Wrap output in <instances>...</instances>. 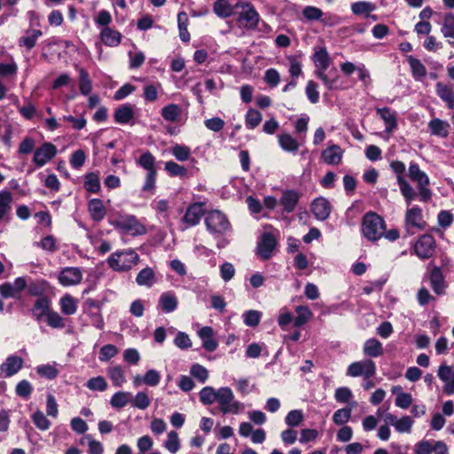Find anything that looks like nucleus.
<instances>
[{
	"label": "nucleus",
	"mask_w": 454,
	"mask_h": 454,
	"mask_svg": "<svg viewBox=\"0 0 454 454\" xmlns=\"http://www.w3.org/2000/svg\"><path fill=\"white\" fill-rule=\"evenodd\" d=\"M386 223L384 219L374 212L366 213L361 223L364 237L370 241L379 240L384 234Z\"/></svg>",
	"instance_id": "nucleus-1"
},
{
	"label": "nucleus",
	"mask_w": 454,
	"mask_h": 454,
	"mask_svg": "<svg viewBox=\"0 0 454 454\" xmlns=\"http://www.w3.org/2000/svg\"><path fill=\"white\" fill-rule=\"evenodd\" d=\"M409 176L418 184V195L419 200L422 202H428L431 200L433 192L428 188L430 180L428 176L422 171L419 165L415 162H411L408 169Z\"/></svg>",
	"instance_id": "nucleus-2"
},
{
	"label": "nucleus",
	"mask_w": 454,
	"mask_h": 454,
	"mask_svg": "<svg viewBox=\"0 0 454 454\" xmlns=\"http://www.w3.org/2000/svg\"><path fill=\"white\" fill-rule=\"evenodd\" d=\"M139 261L138 254L131 250L117 251L111 254L107 262L109 266L117 271L131 269Z\"/></svg>",
	"instance_id": "nucleus-3"
},
{
	"label": "nucleus",
	"mask_w": 454,
	"mask_h": 454,
	"mask_svg": "<svg viewBox=\"0 0 454 454\" xmlns=\"http://www.w3.org/2000/svg\"><path fill=\"white\" fill-rule=\"evenodd\" d=\"M390 168L393 172L396 175L397 184L402 195L404 198L406 205L409 207L411 202L415 200L417 192L414 191L412 186L406 181L403 176L405 172V165L400 160H393L390 163Z\"/></svg>",
	"instance_id": "nucleus-4"
},
{
	"label": "nucleus",
	"mask_w": 454,
	"mask_h": 454,
	"mask_svg": "<svg viewBox=\"0 0 454 454\" xmlns=\"http://www.w3.org/2000/svg\"><path fill=\"white\" fill-rule=\"evenodd\" d=\"M234 8L239 10L238 22L244 27L254 29L257 27L260 16L252 4L248 2H238Z\"/></svg>",
	"instance_id": "nucleus-5"
},
{
	"label": "nucleus",
	"mask_w": 454,
	"mask_h": 454,
	"mask_svg": "<svg viewBox=\"0 0 454 454\" xmlns=\"http://www.w3.org/2000/svg\"><path fill=\"white\" fill-rule=\"evenodd\" d=\"M404 228L409 234L423 231L427 223L424 219L422 208L419 206L408 207L404 215Z\"/></svg>",
	"instance_id": "nucleus-6"
},
{
	"label": "nucleus",
	"mask_w": 454,
	"mask_h": 454,
	"mask_svg": "<svg viewBox=\"0 0 454 454\" xmlns=\"http://www.w3.org/2000/svg\"><path fill=\"white\" fill-rule=\"evenodd\" d=\"M207 231L213 235H223L231 229V223L225 215L218 210H213L205 218Z\"/></svg>",
	"instance_id": "nucleus-7"
},
{
	"label": "nucleus",
	"mask_w": 454,
	"mask_h": 454,
	"mask_svg": "<svg viewBox=\"0 0 454 454\" xmlns=\"http://www.w3.org/2000/svg\"><path fill=\"white\" fill-rule=\"evenodd\" d=\"M216 401L223 413L237 414L242 408V403L234 400V395L230 387H221L217 390Z\"/></svg>",
	"instance_id": "nucleus-8"
},
{
	"label": "nucleus",
	"mask_w": 454,
	"mask_h": 454,
	"mask_svg": "<svg viewBox=\"0 0 454 454\" xmlns=\"http://www.w3.org/2000/svg\"><path fill=\"white\" fill-rule=\"evenodd\" d=\"M376 374V364L371 359H365L350 364L347 370V375L350 377L363 376L370 380Z\"/></svg>",
	"instance_id": "nucleus-9"
},
{
	"label": "nucleus",
	"mask_w": 454,
	"mask_h": 454,
	"mask_svg": "<svg viewBox=\"0 0 454 454\" xmlns=\"http://www.w3.org/2000/svg\"><path fill=\"white\" fill-rule=\"evenodd\" d=\"M436 248V241L430 234L421 235L414 245L415 254L422 260L431 258Z\"/></svg>",
	"instance_id": "nucleus-10"
},
{
	"label": "nucleus",
	"mask_w": 454,
	"mask_h": 454,
	"mask_svg": "<svg viewBox=\"0 0 454 454\" xmlns=\"http://www.w3.org/2000/svg\"><path fill=\"white\" fill-rule=\"evenodd\" d=\"M112 224L127 235L135 236L140 231L139 222L131 215H121L112 222Z\"/></svg>",
	"instance_id": "nucleus-11"
},
{
	"label": "nucleus",
	"mask_w": 454,
	"mask_h": 454,
	"mask_svg": "<svg viewBox=\"0 0 454 454\" xmlns=\"http://www.w3.org/2000/svg\"><path fill=\"white\" fill-rule=\"evenodd\" d=\"M57 153V147L53 144L45 142L35 151L33 161L41 168L52 160Z\"/></svg>",
	"instance_id": "nucleus-12"
},
{
	"label": "nucleus",
	"mask_w": 454,
	"mask_h": 454,
	"mask_svg": "<svg viewBox=\"0 0 454 454\" xmlns=\"http://www.w3.org/2000/svg\"><path fill=\"white\" fill-rule=\"evenodd\" d=\"M276 246L277 240L274 235L270 232H264L257 245V254L262 260H269L271 258Z\"/></svg>",
	"instance_id": "nucleus-13"
},
{
	"label": "nucleus",
	"mask_w": 454,
	"mask_h": 454,
	"mask_svg": "<svg viewBox=\"0 0 454 454\" xmlns=\"http://www.w3.org/2000/svg\"><path fill=\"white\" fill-rule=\"evenodd\" d=\"M386 424H388L395 427V429L401 434H409L411 432L412 426L414 424L413 419L410 416H403L398 419L392 413H387L384 417Z\"/></svg>",
	"instance_id": "nucleus-14"
},
{
	"label": "nucleus",
	"mask_w": 454,
	"mask_h": 454,
	"mask_svg": "<svg viewBox=\"0 0 454 454\" xmlns=\"http://www.w3.org/2000/svg\"><path fill=\"white\" fill-rule=\"evenodd\" d=\"M59 282L64 286L78 285L82 279V273L77 267H66L59 274Z\"/></svg>",
	"instance_id": "nucleus-15"
},
{
	"label": "nucleus",
	"mask_w": 454,
	"mask_h": 454,
	"mask_svg": "<svg viewBox=\"0 0 454 454\" xmlns=\"http://www.w3.org/2000/svg\"><path fill=\"white\" fill-rule=\"evenodd\" d=\"M27 279L23 277L17 278L14 282L0 285V294L4 298H14L27 287Z\"/></svg>",
	"instance_id": "nucleus-16"
},
{
	"label": "nucleus",
	"mask_w": 454,
	"mask_h": 454,
	"mask_svg": "<svg viewBox=\"0 0 454 454\" xmlns=\"http://www.w3.org/2000/svg\"><path fill=\"white\" fill-rule=\"evenodd\" d=\"M144 168L147 169L144 190L152 191L155 188L156 171L154 169V158L151 153H144Z\"/></svg>",
	"instance_id": "nucleus-17"
},
{
	"label": "nucleus",
	"mask_w": 454,
	"mask_h": 454,
	"mask_svg": "<svg viewBox=\"0 0 454 454\" xmlns=\"http://www.w3.org/2000/svg\"><path fill=\"white\" fill-rule=\"evenodd\" d=\"M204 213V203H193L187 208L183 217V221L189 226L197 225Z\"/></svg>",
	"instance_id": "nucleus-18"
},
{
	"label": "nucleus",
	"mask_w": 454,
	"mask_h": 454,
	"mask_svg": "<svg viewBox=\"0 0 454 454\" xmlns=\"http://www.w3.org/2000/svg\"><path fill=\"white\" fill-rule=\"evenodd\" d=\"M376 114L385 123V131L392 133L397 127V114L388 107L377 108Z\"/></svg>",
	"instance_id": "nucleus-19"
},
{
	"label": "nucleus",
	"mask_w": 454,
	"mask_h": 454,
	"mask_svg": "<svg viewBox=\"0 0 454 454\" xmlns=\"http://www.w3.org/2000/svg\"><path fill=\"white\" fill-rule=\"evenodd\" d=\"M23 366V359L17 356H10L0 365V371L4 377H12L16 374Z\"/></svg>",
	"instance_id": "nucleus-20"
},
{
	"label": "nucleus",
	"mask_w": 454,
	"mask_h": 454,
	"mask_svg": "<svg viewBox=\"0 0 454 454\" xmlns=\"http://www.w3.org/2000/svg\"><path fill=\"white\" fill-rule=\"evenodd\" d=\"M430 286L433 291L438 294H443L446 289L445 278L441 270V269L437 266H434L430 272Z\"/></svg>",
	"instance_id": "nucleus-21"
},
{
	"label": "nucleus",
	"mask_w": 454,
	"mask_h": 454,
	"mask_svg": "<svg viewBox=\"0 0 454 454\" xmlns=\"http://www.w3.org/2000/svg\"><path fill=\"white\" fill-rule=\"evenodd\" d=\"M343 150L337 145H329L322 152V159L328 165H339L343 157Z\"/></svg>",
	"instance_id": "nucleus-22"
},
{
	"label": "nucleus",
	"mask_w": 454,
	"mask_h": 454,
	"mask_svg": "<svg viewBox=\"0 0 454 454\" xmlns=\"http://www.w3.org/2000/svg\"><path fill=\"white\" fill-rule=\"evenodd\" d=\"M311 211L317 220L324 221L330 215V203L324 198H317L312 202Z\"/></svg>",
	"instance_id": "nucleus-23"
},
{
	"label": "nucleus",
	"mask_w": 454,
	"mask_h": 454,
	"mask_svg": "<svg viewBox=\"0 0 454 454\" xmlns=\"http://www.w3.org/2000/svg\"><path fill=\"white\" fill-rule=\"evenodd\" d=\"M198 335L202 340V347L208 352L215 351L218 343L214 339V330L210 326H203L198 331Z\"/></svg>",
	"instance_id": "nucleus-24"
},
{
	"label": "nucleus",
	"mask_w": 454,
	"mask_h": 454,
	"mask_svg": "<svg viewBox=\"0 0 454 454\" xmlns=\"http://www.w3.org/2000/svg\"><path fill=\"white\" fill-rule=\"evenodd\" d=\"M50 305H51V301L47 297L43 296V297L38 298L35 301V305L32 309L33 317L37 321H41L43 317H46V316L51 311Z\"/></svg>",
	"instance_id": "nucleus-25"
},
{
	"label": "nucleus",
	"mask_w": 454,
	"mask_h": 454,
	"mask_svg": "<svg viewBox=\"0 0 454 454\" xmlns=\"http://www.w3.org/2000/svg\"><path fill=\"white\" fill-rule=\"evenodd\" d=\"M299 201V194L294 190H286L280 198V204L284 210L291 213L294 210Z\"/></svg>",
	"instance_id": "nucleus-26"
},
{
	"label": "nucleus",
	"mask_w": 454,
	"mask_h": 454,
	"mask_svg": "<svg viewBox=\"0 0 454 454\" xmlns=\"http://www.w3.org/2000/svg\"><path fill=\"white\" fill-rule=\"evenodd\" d=\"M431 134L440 137H447L449 136L450 124L438 118L432 119L428 123Z\"/></svg>",
	"instance_id": "nucleus-27"
},
{
	"label": "nucleus",
	"mask_w": 454,
	"mask_h": 454,
	"mask_svg": "<svg viewBox=\"0 0 454 454\" xmlns=\"http://www.w3.org/2000/svg\"><path fill=\"white\" fill-rule=\"evenodd\" d=\"M43 35L39 29H32L26 31L25 35L19 39V46L25 47L30 51L35 47L39 37Z\"/></svg>",
	"instance_id": "nucleus-28"
},
{
	"label": "nucleus",
	"mask_w": 454,
	"mask_h": 454,
	"mask_svg": "<svg viewBox=\"0 0 454 454\" xmlns=\"http://www.w3.org/2000/svg\"><path fill=\"white\" fill-rule=\"evenodd\" d=\"M12 200L13 197L10 191H0V222L10 215Z\"/></svg>",
	"instance_id": "nucleus-29"
},
{
	"label": "nucleus",
	"mask_w": 454,
	"mask_h": 454,
	"mask_svg": "<svg viewBox=\"0 0 454 454\" xmlns=\"http://www.w3.org/2000/svg\"><path fill=\"white\" fill-rule=\"evenodd\" d=\"M100 35L102 42L107 46L115 47L121 43V33L108 27L102 29Z\"/></svg>",
	"instance_id": "nucleus-30"
},
{
	"label": "nucleus",
	"mask_w": 454,
	"mask_h": 454,
	"mask_svg": "<svg viewBox=\"0 0 454 454\" xmlns=\"http://www.w3.org/2000/svg\"><path fill=\"white\" fill-rule=\"evenodd\" d=\"M363 351L367 356L378 357L383 354V347L380 340L371 338L364 342Z\"/></svg>",
	"instance_id": "nucleus-31"
},
{
	"label": "nucleus",
	"mask_w": 454,
	"mask_h": 454,
	"mask_svg": "<svg viewBox=\"0 0 454 454\" xmlns=\"http://www.w3.org/2000/svg\"><path fill=\"white\" fill-rule=\"evenodd\" d=\"M88 209L94 221H101L106 215V208L103 201L99 199H92L89 201Z\"/></svg>",
	"instance_id": "nucleus-32"
},
{
	"label": "nucleus",
	"mask_w": 454,
	"mask_h": 454,
	"mask_svg": "<svg viewBox=\"0 0 454 454\" xmlns=\"http://www.w3.org/2000/svg\"><path fill=\"white\" fill-rule=\"evenodd\" d=\"M407 61L410 65L412 76L415 80L421 81L426 77L427 68L419 59L414 58L413 56H408Z\"/></svg>",
	"instance_id": "nucleus-33"
},
{
	"label": "nucleus",
	"mask_w": 454,
	"mask_h": 454,
	"mask_svg": "<svg viewBox=\"0 0 454 454\" xmlns=\"http://www.w3.org/2000/svg\"><path fill=\"white\" fill-rule=\"evenodd\" d=\"M213 10L218 17L228 18L234 13L236 9L227 0H216L214 3Z\"/></svg>",
	"instance_id": "nucleus-34"
},
{
	"label": "nucleus",
	"mask_w": 454,
	"mask_h": 454,
	"mask_svg": "<svg viewBox=\"0 0 454 454\" xmlns=\"http://www.w3.org/2000/svg\"><path fill=\"white\" fill-rule=\"evenodd\" d=\"M134 111L130 106L124 105L115 110L114 120L120 124L129 123L133 119Z\"/></svg>",
	"instance_id": "nucleus-35"
},
{
	"label": "nucleus",
	"mask_w": 454,
	"mask_h": 454,
	"mask_svg": "<svg viewBox=\"0 0 454 454\" xmlns=\"http://www.w3.org/2000/svg\"><path fill=\"white\" fill-rule=\"evenodd\" d=\"M295 312L297 313V317L294 319L295 327L304 325L313 317L312 311L307 306H297Z\"/></svg>",
	"instance_id": "nucleus-36"
},
{
	"label": "nucleus",
	"mask_w": 454,
	"mask_h": 454,
	"mask_svg": "<svg viewBox=\"0 0 454 454\" xmlns=\"http://www.w3.org/2000/svg\"><path fill=\"white\" fill-rule=\"evenodd\" d=\"M278 137L279 145L284 151L290 153H296L298 151L299 144L291 135L280 134Z\"/></svg>",
	"instance_id": "nucleus-37"
},
{
	"label": "nucleus",
	"mask_w": 454,
	"mask_h": 454,
	"mask_svg": "<svg viewBox=\"0 0 454 454\" xmlns=\"http://www.w3.org/2000/svg\"><path fill=\"white\" fill-rule=\"evenodd\" d=\"M160 305L163 311L167 313L172 312L177 307V299L172 294L164 293L160 298Z\"/></svg>",
	"instance_id": "nucleus-38"
},
{
	"label": "nucleus",
	"mask_w": 454,
	"mask_h": 454,
	"mask_svg": "<svg viewBox=\"0 0 454 454\" xmlns=\"http://www.w3.org/2000/svg\"><path fill=\"white\" fill-rule=\"evenodd\" d=\"M262 114L254 108L248 109L245 117V124L248 129H255L262 121Z\"/></svg>",
	"instance_id": "nucleus-39"
},
{
	"label": "nucleus",
	"mask_w": 454,
	"mask_h": 454,
	"mask_svg": "<svg viewBox=\"0 0 454 454\" xmlns=\"http://www.w3.org/2000/svg\"><path fill=\"white\" fill-rule=\"evenodd\" d=\"M79 71V89L82 95H89L92 90V83L87 71L81 67Z\"/></svg>",
	"instance_id": "nucleus-40"
},
{
	"label": "nucleus",
	"mask_w": 454,
	"mask_h": 454,
	"mask_svg": "<svg viewBox=\"0 0 454 454\" xmlns=\"http://www.w3.org/2000/svg\"><path fill=\"white\" fill-rule=\"evenodd\" d=\"M60 308L65 315H74L77 310V301L71 295L66 294L60 299Z\"/></svg>",
	"instance_id": "nucleus-41"
},
{
	"label": "nucleus",
	"mask_w": 454,
	"mask_h": 454,
	"mask_svg": "<svg viewBox=\"0 0 454 454\" xmlns=\"http://www.w3.org/2000/svg\"><path fill=\"white\" fill-rule=\"evenodd\" d=\"M313 61L317 70H326L330 65V58L327 51L323 48L313 56Z\"/></svg>",
	"instance_id": "nucleus-42"
},
{
	"label": "nucleus",
	"mask_w": 454,
	"mask_h": 454,
	"mask_svg": "<svg viewBox=\"0 0 454 454\" xmlns=\"http://www.w3.org/2000/svg\"><path fill=\"white\" fill-rule=\"evenodd\" d=\"M84 188L87 192L97 193L100 190L99 177L96 173H89L85 176Z\"/></svg>",
	"instance_id": "nucleus-43"
},
{
	"label": "nucleus",
	"mask_w": 454,
	"mask_h": 454,
	"mask_svg": "<svg viewBox=\"0 0 454 454\" xmlns=\"http://www.w3.org/2000/svg\"><path fill=\"white\" fill-rule=\"evenodd\" d=\"M352 407H344L334 411L333 421L338 426L345 425L351 418Z\"/></svg>",
	"instance_id": "nucleus-44"
},
{
	"label": "nucleus",
	"mask_w": 454,
	"mask_h": 454,
	"mask_svg": "<svg viewBox=\"0 0 454 454\" xmlns=\"http://www.w3.org/2000/svg\"><path fill=\"white\" fill-rule=\"evenodd\" d=\"M333 73V76H330L329 74H325V70H317L316 74L317 76L322 80L324 84L328 90H333L334 88V84L337 82L338 80V74L337 70L334 68L330 71V74Z\"/></svg>",
	"instance_id": "nucleus-45"
},
{
	"label": "nucleus",
	"mask_w": 454,
	"mask_h": 454,
	"mask_svg": "<svg viewBox=\"0 0 454 454\" xmlns=\"http://www.w3.org/2000/svg\"><path fill=\"white\" fill-rule=\"evenodd\" d=\"M130 398L129 393L117 392L112 396L110 403L114 408L121 409L128 404Z\"/></svg>",
	"instance_id": "nucleus-46"
},
{
	"label": "nucleus",
	"mask_w": 454,
	"mask_h": 454,
	"mask_svg": "<svg viewBox=\"0 0 454 454\" xmlns=\"http://www.w3.org/2000/svg\"><path fill=\"white\" fill-rule=\"evenodd\" d=\"M444 37L454 38V14L447 13L443 19V24L441 28Z\"/></svg>",
	"instance_id": "nucleus-47"
},
{
	"label": "nucleus",
	"mask_w": 454,
	"mask_h": 454,
	"mask_svg": "<svg viewBox=\"0 0 454 454\" xmlns=\"http://www.w3.org/2000/svg\"><path fill=\"white\" fill-rule=\"evenodd\" d=\"M217 398V390L212 387H205L200 392V400L205 405L212 404Z\"/></svg>",
	"instance_id": "nucleus-48"
},
{
	"label": "nucleus",
	"mask_w": 454,
	"mask_h": 454,
	"mask_svg": "<svg viewBox=\"0 0 454 454\" xmlns=\"http://www.w3.org/2000/svg\"><path fill=\"white\" fill-rule=\"evenodd\" d=\"M165 170L171 176H185L187 174V169L175 161L169 160L165 163Z\"/></svg>",
	"instance_id": "nucleus-49"
},
{
	"label": "nucleus",
	"mask_w": 454,
	"mask_h": 454,
	"mask_svg": "<svg viewBox=\"0 0 454 454\" xmlns=\"http://www.w3.org/2000/svg\"><path fill=\"white\" fill-rule=\"evenodd\" d=\"M180 114V108L177 105L170 104L166 106L161 110L162 117L168 121H175Z\"/></svg>",
	"instance_id": "nucleus-50"
},
{
	"label": "nucleus",
	"mask_w": 454,
	"mask_h": 454,
	"mask_svg": "<svg viewBox=\"0 0 454 454\" xmlns=\"http://www.w3.org/2000/svg\"><path fill=\"white\" fill-rule=\"evenodd\" d=\"M262 313L258 310L250 309L243 314V320L246 325L255 327L259 325Z\"/></svg>",
	"instance_id": "nucleus-51"
},
{
	"label": "nucleus",
	"mask_w": 454,
	"mask_h": 454,
	"mask_svg": "<svg viewBox=\"0 0 454 454\" xmlns=\"http://www.w3.org/2000/svg\"><path fill=\"white\" fill-rule=\"evenodd\" d=\"M108 376L113 381V384L116 387H121L125 382V377L120 366L108 368Z\"/></svg>",
	"instance_id": "nucleus-52"
},
{
	"label": "nucleus",
	"mask_w": 454,
	"mask_h": 454,
	"mask_svg": "<svg viewBox=\"0 0 454 454\" xmlns=\"http://www.w3.org/2000/svg\"><path fill=\"white\" fill-rule=\"evenodd\" d=\"M165 448L171 453H176L180 449V441L176 431H170L168 434V439L164 444Z\"/></svg>",
	"instance_id": "nucleus-53"
},
{
	"label": "nucleus",
	"mask_w": 454,
	"mask_h": 454,
	"mask_svg": "<svg viewBox=\"0 0 454 454\" xmlns=\"http://www.w3.org/2000/svg\"><path fill=\"white\" fill-rule=\"evenodd\" d=\"M437 376L444 383L454 382V369L451 366L442 364L438 368Z\"/></svg>",
	"instance_id": "nucleus-54"
},
{
	"label": "nucleus",
	"mask_w": 454,
	"mask_h": 454,
	"mask_svg": "<svg viewBox=\"0 0 454 454\" xmlns=\"http://www.w3.org/2000/svg\"><path fill=\"white\" fill-rule=\"evenodd\" d=\"M171 153L179 161H184L189 159L191 155V149L183 145H176L171 148Z\"/></svg>",
	"instance_id": "nucleus-55"
},
{
	"label": "nucleus",
	"mask_w": 454,
	"mask_h": 454,
	"mask_svg": "<svg viewBox=\"0 0 454 454\" xmlns=\"http://www.w3.org/2000/svg\"><path fill=\"white\" fill-rule=\"evenodd\" d=\"M304 416L301 410H293L289 411L285 419L286 425L294 427H298L303 421Z\"/></svg>",
	"instance_id": "nucleus-56"
},
{
	"label": "nucleus",
	"mask_w": 454,
	"mask_h": 454,
	"mask_svg": "<svg viewBox=\"0 0 454 454\" xmlns=\"http://www.w3.org/2000/svg\"><path fill=\"white\" fill-rule=\"evenodd\" d=\"M375 9L374 5L370 2H356L351 5V10L354 14H366L368 15L371 12Z\"/></svg>",
	"instance_id": "nucleus-57"
},
{
	"label": "nucleus",
	"mask_w": 454,
	"mask_h": 454,
	"mask_svg": "<svg viewBox=\"0 0 454 454\" xmlns=\"http://www.w3.org/2000/svg\"><path fill=\"white\" fill-rule=\"evenodd\" d=\"M32 420L40 430L45 431L51 427V422L41 411H36L32 415Z\"/></svg>",
	"instance_id": "nucleus-58"
},
{
	"label": "nucleus",
	"mask_w": 454,
	"mask_h": 454,
	"mask_svg": "<svg viewBox=\"0 0 454 454\" xmlns=\"http://www.w3.org/2000/svg\"><path fill=\"white\" fill-rule=\"evenodd\" d=\"M454 221V215L450 210H441L437 215V223L443 229L449 228Z\"/></svg>",
	"instance_id": "nucleus-59"
},
{
	"label": "nucleus",
	"mask_w": 454,
	"mask_h": 454,
	"mask_svg": "<svg viewBox=\"0 0 454 454\" xmlns=\"http://www.w3.org/2000/svg\"><path fill=\"white\" fill-rule=\"evenodd\" d=\"M36 372L40 376L44 377L48 380H53L59 374L58 369L51 364L40 365L36 368Z\"/></svg>",
	"instance_id": "nucleus-60"
},
{
	"label": "nucleus",
	"mask_w": 454,
	"mask_h": 454,
	"mask_svg": "<svg viewBox=\"0 0 454 454\" xmlns=\"http://www.w3.org/2000/svg\"><path fill=\"white\" fill-rule=\"evenodd\" d=\"M46 321L49 326L61 329L65 327L63 317L56 311L51 310L46 316Z\"/></svg>",
	"instance_id": "nucleus-61"
},
{
	"label": "nucleus",
	"mask_w": 454,
	"mask_h": 454,
	"mask_svg": "<svg viewBox=\"0 0 454 454\" xmlns=\"http://www.w3.org/2000/svg\"><path fill=\"white\" fill-rule=\"evenodd\" d=\"M86 154L82 150L74 151L70 157V165L74 169H80L85 163Z\"/></svg>",
	"instance_id": "nucleus-62"
},
{
	"label": "nucleus",
	"mask_w": 454,
	"mask_h": 454,
	"mask_svg": "<svg viewBox=\"0 0 454 454\" xmlns=\"http://www.w3.org/2000/svg\"><path fill=\"white\" fill-rule=\"evenodd\" d=\"M352 397V391L347 387H338L335 390L334 398L338 403H348Z\"/></svg>",
	"instance_id": "nucleus-63"
},
{
	"label": "nucleus",
	"mask_w": 454,
	"mask_h": 454,
	"mask_svg": "<svg viewBox=\"0 0 454 454\" xmlns=\"http://www.w3.org/2000/svg\"><path fill=\"white\" fill-rule=\"evenodd\" d=\"M305 92L310 103L316 104L319 100V92L317 90V84L310 80L307 82Z\"/></svg>",
	"instance_id": "nucleus-64"
}]
</instances>
